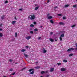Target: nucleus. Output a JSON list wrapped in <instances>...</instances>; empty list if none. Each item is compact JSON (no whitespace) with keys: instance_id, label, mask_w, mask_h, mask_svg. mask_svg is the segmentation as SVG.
<instances>
[{"instance_id":"nucleus-1","label":"nucleus","mask_w":77,"mask_h":77,"mask_svg":"<svg viewBox=\"0 0 77 77\" xmlns=\"http://www.w3.org/2000/svg\"><path fill=\"white\" fill-rule=\"evenodd\" d=\"M31 17H30V20H35L36 18V17L34 14H32V15H30Z\"/></svg>"},{"instance_id":"nucleus-2","label":"nucleus","mask_w":77,"mask_h":77,"mask_svg":"<svg viewBox=\"0 0 77 77\" xmlns=\"http://www.w3.org/2000/svg\"><path fill=\"white\" fill-rule=\"evenodd\" d=\"M74 50V48H71L67 50V51H70Z\"/></svg>"},{"instance_id":"nucleus-3","label":"nucleus","mask_w":77,"mask_h":77,"mask_svg":"<svg viewBox=\"0 0 77 77\" xmlns=\"http://www.w3.org/2000/svg\"><path fill=\"white\" fill-rule=\"evenodd\" d=\"M31 38V36H29L26 37V39L27 40H29V39H30Z\"/></svg>"},{"instance_id":"nucleus-4","label":"nucleus","mask_w":77,"mask_h":77,"mask_svg":"<svg viewBox=\"0 0 77 77\" xmlns=\"http://www.w3.org/2000/svg\"><path fill=\"white\" fill-rule=\"evenodd\" d=\"M60 70L61 71H66V69L64 68H61Z\"/></svg>"},{"instance_id":"nucleus-5","label":"nucleus","mask_w":77,"mask_h":77,"mask_svg":"<svg viewBox=\"0 0 77 77\" xmlns=\"http://www.w3.org/2000/svg\"><path fill=\"white\" fill-rule=\"evenodd\" d=\"M5 15H3L2 16H1V19L2 20H4V19H5Z\"/></svg>"},{"instance_id":"nucleus-6","label":"nucleus","mask_w":77,"mask_h":77,"mask_svg":"<svg viewBox=\"0 0 77 77\" xmlns=\"http://www.w3.org/2000/svg\"><path fill=\"white\" fill-rule=\"evenodd\" d=\"M50 22L51 23V24H54V22L52 20H50Z\"/></svg>"},{"instance_id":"nucleus-7","label":"nucleus","mask_w":77,"mask_h":77,"mask_svg":"<svg viewBox=\"0 0 77 77\" xmlns=\"http://www.w3.org/2000/svg\"><path fill=\"white\" fill-rule=\"evenodd\" d=\"M48 19H52L53 18V17L51 16H49L48 17Z\"/></svg>"},{"instance_id":"nucleus-8","label":"nucleus","mask_w":77,"mask_h":77,"mask_svg":"<svg viewBox=\"0 0 77 77\" xmlns=\"http://www.w3.org/2000/svg\"><path fill=\"white\" fill-rule=\"evenodd\" d=\"M15 23H16V21H12L11 24H14Z\"/></svg>"},{"instance_id":"nucleus-9","label":"nucleus","mask_w":77,"mask_h":77,"mask_svg":"<svg viewBox=\"0 0 77 77\" xmlns=\"http://www.w3.org/2000/svg\"><path fill=\"white\" fill-rule=\"evenodd\" d=\"M51 69L50 70V72H53L54 71V68H51Z\"/></svg>"},{"instance_id":"nucleus-10","label":"nucleus","mask_w":77,"mask_h":77,"mask_svg":"<svg viewBox=\"0 0 77 77\" xmlns=\"http://www.w3.org/2000/svg\"><path fill=\"white\" fill-rule=\"evenodd\" d=\"M41 67L39 66H37V67H35V69H39Z\"/></svg>"},{"instance_id":"nucleus-11","label":"nucleus","mask_w":77,"mask_h":77,"mask_svg":"<svg viewBox=\"0 0 77 77\" xmlns=\"http://www.w3.org/2000/svg\"><path fill=\"white\" fill-rule=\"evenodd\" d=\"M39 7H38V6L35 7V11H36V10L38 9H39Z\"/></svg>"},{"instance_id":"nucleus-12","label":"nucleus","mask_w":77,"mask_h":77,"mask_svg":"<svg viewBox=\"0 0 77 77\" xmlns=\"http://www.w3.org/2000/svg\"><path fill=\"white\" fill-rule=\"evenodd\" d=\"M64 36H65V35H64V34H61L60 35V37L61 38H63V37H64Z\"/></svg>"},{"instance_id":"nucleus-13","label":"nucleus","mask_w":77,"mask_h":77,"mask_svg":"<svg viewBox=\"0 0 77 77\" xmlns=\"http://www.w3.org/2000/svg\"><path fill=\"white\" fill-rule=\"evenodd\" d=\"M50 41L51 42H54V40L52 38H50Z\"/></svg>"},{"instance_id":"nucleus-14","label":"nucleus","mask_w":77,"mask_h":77,"mask_svg":"<svg viewBox=\"0 0 77 77\" xmlns=\"http://www.w3.org/2000/svg\"><path fill=\"white\" fill-rule=\"evenodd\" d=\"M59 24L60 25H63V24H64V23H63L62 22H60V23H59Z\"/></svg>"},{"instance_id":"nucleus-15","label":"nucleus","mask_w":77,"mask_h":77,"mask_svg":"<svg viewBox=\"0 0 77 77\" xmlns=\"http://www.w3.org/2000/svg\"><path fill=\"white\" fill-rule=\"evenodd\" d=\"M26 51V49H22L21 50V52H25Z\"/></svg>"},{"instance_id":"nucleus-16","label":"nucleus","mask_w":77,"mask_h":77,"mask_svg":"<svg viewBox=\"0 0 77 77\" xmlns=\"http://www.w3.org/2000/svg\"><path fill=\"white\" fill-rule=\"evenodd\" d=\"M24 56L26 57V58H27L28 57V55H27V54H24Z\"/></svg>"},{"instance_id":"nucleus-17","label":"nucleus","mask_w":77,"mask_h":77,"mask_svg":"<svg viewBox=\"0 0 77 77\" xmlns=\"http://www.w3.org/2000/svg\"><path fill=\"white\" fill-rule=\"evenodd\" d=\"M63 62H65V63H66V62H68V61H67V60H63Z\"/></svg>"},{"instance_id":"nucleus-18","label":"nucleus","mask_w":77,"mask_h":77,"mask_svg":"<svg viewBox=\"0 0 77 77\" xmlns=\"http://www.w3.org/2000/svg\"><path fill=\"white\" fill-rule=\"evenodd\" d=\"M33 70H34V69H30L29 70V72H31V71H33Z\"/></svg>"},{"instance_id":"nucleus-19","label":"nucleus","mask_w":77,"mask_h":77,"mask_svg":"<svg viewBox=\"0 0 77 77\" xmlns=\"http://www.w3.org/2000/svg\"><path fill=\"white\" fill-rule=\"evenodd\" d=\"M3 36V34H2V33H0V37H2Z\"/></svg>"},{"instance_id":"nucleus-20","label":"nucleus","mask_w":77,"mask_h":77,"mask_svg":"<svg viewBox=\"0 0 77 77\" xmlns=\"http://www.w3.org/2000/svg\"><path fill=\"white\" fill-rule=\"evenodd\" d=\"M30 27H34V25L32 24H31L30 25Z\"/></svg>"},{"instance_id":"nucleus-21","label":"nucleus","mask_w":77,"mask_h":77,"mask_svg":"<svg viewBox=\"0 0 77 77\" xmlns=\"http://www.w3.org/2000/svg\"><path fill=\"white\" fill-rule=\"evenodd\" d=\"M34 31H36V32H38V30L37 28H35L34 29Z\"/></svg>"},{"instance_id":"nucleus-22","label":"nucleus","mask_w":77,"mask_h":77,"mask_svg":"<svg viewBox=\"0 0 77 77\" xmlns=\"http://www.w3.org/2000/svg\"><path fill=\"white\" fill-rule=\"evenodd\" d=\"M15 36L16 38H17V32L15 33Z\"/></svg>"},{"instance_id":"nucleus-23","label":"nucleus","mask_w":77,"mask_h":77,"mask_svg":"<svg viewBox=\"0 0 77 77\" xmlns=\"http://www.w3.org/2000/svg\"><path fill=\"white\" fill-rule=\"evenodd\" d=\"M69 6V5H65V8H66V7H68Z\"/></svg>"},{"instance_id":"nucleus-24","label":"nucleus","mask_w":77,"mask_h":77,"mask_svg":"<svg viewBox=\"0 0 77 77\" xmlns=\"http://www.w3.org/2000/svg\"><path fill=\"white\" fill-rule=\"evenodd\" d=\"M44 73H45V71H42L41 72V73L42 74H44Z\"/></svg>"},{"instance_id":"nucleus-25","label":"nucleus","mask_w":77,"mask_h":77,"mask_svg":"<svg viewBox=\"0 0 77 77\" xmlns=\"http://www.w3.org/2000/svg\"><path fill=\"white\" fill-rule=\"evenodd\" d=\"M30 74H34V71H32V72H31L30 73Z\"/></svg>"},{"instance_id":"nucleus-26","label":"nucleus","mask_w":77,"mask_h":77,"mask_svg":"<svg viewBox=\"0 0 77 77\" xmlns=\"http://www.w3.org/2000/svg\"><path fill=\"white\" fill-rule=\"evenodd\" d=\"M73 8H76V7H77V5H73Z\"/></svg>"},{"instance_id":"nucleus-27","label":"nucleus","mask_w":77,"mask_h":77,"mask_svg":"<svg viewBox=\"0 0 77 77\" xmlns=\"http://www.w3.org/2000/svg\"><path fill=\"white\" fill-rule=\"evenodd\" d=\"M75 26V25H73V26H71V27L73 28V27H74Z\"/></svg>"},{"instance_id":"nucleus-28","label":"nucleus","mask_w":77,"mask_h":77,"mask_svg":"<svg viewBox=\"0 0 77 77\" xmlns=\"http://www.w3.org/2000/svg\"><path fill=\"white\" fill-rule=\"evenodd\" d=\"M72 56H73V54H69V57Z\"/></svg>"},{"instance_id":"nucleus-29","label":"nucleus","mask_w":77,"mask_h":77,"mask_svg":"<svg viewBox=\"0 0 77 77\" xmlns=\"http://www.w3.org/2000/svg\"><path fill=\"white\" fill-rule=\"evenodd\" d=\"M47 51H46V50H45L43 51V53H45Z\"/></svg>"},{"instance_id":"nucleus-30","label":"nucleus","mask_w":77,"mask_h":77,"mask_svg":"<svg viewBox=\"0 0 77 77\" xmlns=\"http://www.w3.org/2000/svg\"><path fill=\"white\" fill-rule=\"evenodd\" d=\"M57 64L58 65H61V63H57Z\"/></svg>"},{"instance_id":"nucleus-31","label":"nucleus","mask_w":77,"mask_h":77,"mask_svg":"<svg viewBox=\"0 0 77 77\" xmlns=\"http://www.w3.org/2000/svg\"><path fill=\"white\" fill-rule=\"evenodd\" d=\"M13 71V69H12V68H11L9 69L10 71Z\"/></svg>"},{"instance_id":"nucleus-32","label":"nucleus","mask_w":77,"mask_h":77,"mask_svg":"<svg viewBox=\"0 0 77 77\" xmlns=\"http://www.w3.org/2000/svg\"><path fill=\"white\" fill-rule=\"evenodd\" d=\"M15 72H14V73H13L12 74H11V75H15Z\"/></svg>"},{"instance_id":"nucleus-33","label":"nucleus","mask_w":77,"mask_h":77,"mask_svg":"<svg viewBox=\"0 0 77 77\" xmlns=\"http://www.w3.org/2000/svg\"><path fill=\"white\" fill-rule=\"evenodd\" d=\"M63 20H65V19H66V17H63Z\"/></svg>"},{"instance_id":"nucleus-34","label":"nucleus","mask_w":77,"mask_h":77,"mask_svg":"<svg viewBox=\"0 0 77 77\" xmlns=\"http://www.w3.org/2000/svg\"><path fill=\"white\" fill-rule=\"evenodd\" d=\"M30 33H31V34H33V32L32 31H31L30 32Z\"/></svg>"},{"instance_id":"nucleus-35","label":"nucleus","mask_w":77,"mask_h":77,"mask_svg":"<svg viewBox=\"0 0 77 77\" xmlns=\"http://www.w3.org/2000/svg\"><path fill=\"white\" fill-rule=\"evenodd\" d=\"M58 16H62V15L61 14H57Z\"/></svg>"},{"instance_id":"nucleus-36","label":"nucleus","mask_w":77,"mask_h":77,"mask_svg":"<svg viewBox=\"0 0 77 77\" xmlns=\"http://www.w3.org/2000/svg\"><path fill=\"white\" fill-rule=\"evenodd\" d=\"M9 61L10 62H12V60H11V59H10L9 60Z\"/></svg>"},{"instance_id":"nucleus-37","label":"nucleus","mask_w":77,"mask_h":77,"mask_svg":"<svg viewBox=\"0 0 77 77\" xmlns=\"http://www.w3.org/2000/svg\"><path fill=\"white\" fill-rule=\"evenodd\" d=\"M60 39V41H62V37H60V38H59Z\"/></svg>"},{"instance_id":"nucleus-38","label":"nucleus","mask_w":77,"mask_h":77,"mask_svg":"<svg viewBox=\"0 0 77 77\" xmlns=\"http://www.w3.org/2000/svg\"><path fill=\"white\" fill-rule=\"evenodd\" d=\"M19 11H23V9L22 8L19 9Z\"/></svg>"},{"instance_id":"nucleus-39","label":"nucleus","mask_w":77,"mask_h":77,"mask_svg":"<svg viewBox=\"0 0 77 77\" xmlns=\"http://www.w3.org/2000/svg\"><path fill=\"white\" fill-rule=\"evenodd\" d=\"M45 77H49V75H45Z\"/></svg>"},{"instance_id":"nucleus-40","label":"nucleus","mask_w":77,"mask_h":77,"mask_svg":"<svg viewBox=\"0 0 77 77\" xmlns=\"http://www.w3.org/2000/svg\"><path fill=\"white\" fill-rule=\"evenodd\" d=\"M25 68H23L21 70V71H23V70H24V69H25Z\"/></svg>"},{"instance_id":"nucleus-41","label":"nucleus","mask_w":77,"mask_h":77,"mask_svg":"<svg viewBox=\"0 0 77 77\" xmlns=\"http://www.w3.org/2000/svg\"><path fill=\"white\" fill-rule=\"evenodd\" d=\"M8 3V1H6L5 2V3Z\"/></svg>"},{"instance_id":"nucleus-42","label":"nucleus","mask_w":77,"mask_h":77,"mask_svg":"<svg viewBox=\"0 0 77 77\" xmlns=\"http://www.w3.org/2000/svg\"><path fill=\"white\" fill-rule=\"evenodd\" d=\"M34 24H35V25L36 24V22H34Z\"/></svg>"},{"instance_id":"nucleus-43","label":"nucleus","mask_w":77,"mask_h":77,"mask_svg":"<svg viewBox=\"0 0 77 77\" xmlns=\"http://www.w3.org/2000/svg\"><path fill=\"white\" fill-rule=\"evenodd\" d=\"M50 34H51V35H53V32H50Z\"/></svg>"},{"instance_id":"nucleus-44","label":"nucleus","mask_w":77,"mask_h":77,"mask_svg":"<svg viewBox=\"0 0 77 77\" xmlns=\"http://www.w3.org/2000/svg\"><path fill=\"white\" fill-rule=\"evenodd\" d=\"M30 16H31L29 15V16L28 17V19H29L30 18Z\"/></svg>"},{"instance_id":"nucleus-45","label":"nucleus","mask_w":77,"mask_h":77,"mask_svg":"<svg viewBox=\"0 0 77 77\" xmlns=\"http://www.w3.org/2000/svg\"><path fill=\"white\" fill-rule=\"evenodd\" d=\"M41 37H38V40H39L40 39H41Z\"/></svg>"},{"instance_id":"nucleus-46","label":"nucleus","mask_w":77,"mask_h":77,"mask_svg":"<svg viewBox=\"0 0 77 77\" xmlns=\"http://www.w3.org/2000/svg\"><path fill=\"white\" fill-rule=\"evenodd\" d=\"M26 48H29V46H26Z\"/></svg>"},{"instance_id":"nucleus-47","label":"nucleus","mask_w":77,"mask_h":77,"mask_svg":"<svg viewBox=\"0 0 77 77\" xmlns=\"http://www.w3.org/2000/svg\"><path fill=\"white\" fill-rule=\"evenodd\" d=\"M50 2V0H48L47 3H48Z\"/></svg>"},{"instance_id":"nucleus-48","label":"nucleus","mask_w":77,"mask_h":77,"mask_svg":"<svg viewBox=\"0 0 77 77\" xmlns=\"http://www.w3.org/2000/svg\"><path fill=\"white\" fill-rule=\"evenodd\" d=\"M0 27H2V24L1 23L0 25Z\"/></svg>"},{"instance_id":"nucleus-49","label":"nucleus","mask_w":77,"mask_h":77,"mask_svg":"<svg viewBox=\"0 0 77 77\" xmlns=\"http://www.w3.org/2000/svg\"><path fill=\"white\" fill-rule=\"evenodd\" d=\"M48 72V71H47L45 72L46 73H47Z\"/></svg>"},{"instance_id":"nucleus-50","label":"nucleus","mask_w":77,"mask_h":77,"mask_svg":"<svg viewBox=\"0 0 77 77\" xmlns=\"http://www.w3.org/2000/svg\"><path fill=\"white\" fill-rule=\"evenodd\" d=\"M49 15H50V14H47L48 17V16H49Z\"/></svg>"},{"instance_id":"nucleus-51","label":"nucleus","mask_w":77,"mask_h":77,"mask_svg":"<svg viewBox=\"0 0 77 77\" xmlns=\"http://www.w3.org/2000/svg\"><path fill=\"white\" fill-rule=\"evenodd\" d=\"M55 8H57V6H56L55 7Z\"/></svg>"},{"instance_id":"nucleus-52","label":"nucleus","mask_w":77,"mask_h":77,"mask_svg":"<svg viewBox=\"0 0 77 77\" xmlns=\"http://www.w3.org/2000/svg\"><path fill=\"white\" fill-rule=\"evenodd\" d=\"M75 50H77V48H75Z\"/></svg>"},{"instance_id":"nucleus-53","label":"nucleus","mask_w":77,"mask_h":77,"mask_svg":"<svg viewBox=\"0 0 77 77\" xmlns=\"http://www.w3.org/2000/svg\"><path fill=\"white\" fill-rule=\"evenodd\" d=\"M75 45H76V47H77V44H76Z\"/></svg>"},{"instance_id":"nucleus-54","label":"nucleus","mask_w":77,"mask_h":77,"mask_svg":"<svg viewBox=\"0 0 77 77\" xmlns=\"http://www.w3.org/2000/svg\"><path fill=\"white\" fill-rule=\"evenodd\" d=\"M35 6H38V5H37L36 4H35Z\"/></svg>"},{"instance_id":"nucleus-55","label":"nucleus","mask_w":77,"mask_h":77,"mask_svg":"<svg viewBox=\"0 0 77 77\" xmlns=\"http://www.w3.org/2000/svg\"><path fill=\"white\" fill-rule=\"evenodd\" d=\"M0 31L2 30V29H0Z\"/></svg>"},{"instance_id":"nucleus-56","label":"nucleus","mask_w":77,"mask_h":77,"mask_svg":"<svg viewBox=\"0 0 77 77\" xmlns=\"http://www.w3.org/2000/svg\"><path fill=\"white\" fill-rule=\"evenodd\" d=\"M55 41H57V39H55Z\"/></svg>"},{"instance_id":"nucleus-57","label":"nucleus","mask_w":77,"mask_h":77,"mask_svg":"<svg viewBox=\"0 0 77 77\" xmlns=\"http://www.w3.org/2000/svg\"><path fill=\"white\" fill-rule=\"evenodd\" d=\"M42 26H40V28H42Z\"/></svg>"},{"instance_id":"nucleus-58","label":"nucleus","mask_w":77,"mask_h":77,"mask_svg":"<svg viewBox=\"0 0 77 77\" xmlns=\"http://www.w3.org/2000/svg\"><path fill=\"white\" fill-rule=\"evenodd\" d=\"M38 63V62H36V63Z\"/></svg>"},{"instance_id":"nucleus-59","label":"nucleus","mask_w":77,"mask_h":77,"mask_svg":"<svg viewBox=\"0 0 77 77\" xmlns=\"http://www.w3.org/2000/svg\"><path fill=\"white\" fill-rule=\"evenodd\" d=\"M15 63V64H17V63Z\"/></svg>"},{"instance_id":"nucleus-60","label":"nucleus","mask_w":77,"mask_h":77,"mask_svg":"<svg viewBox=\"0 0 77 77\" xmlns=\"http://www.w3.org/2000/svg\"><path fill=\"white\" fill-rule=\"evenodd\" d=\"M15 19H16V17H15Z\"/></svg>"},{"instance_id":"nucleus-61","label":"nucleus","mask_w":77,"mask_h":77,"mask_svg":"<svg viewBox=\"0 0 77 77\" xmlns=\"http://www.w3.org/2000/svg\"><path fill=\"white\" fill-rule=\"evenodd\" d=\"M40 77H43L42 76H41Z\"/></svg>"},{"instance_id":"nucleus-62","label":"nucleus","mask_w":77,"mask_h":77,"mask_svg":"<svg viewBox=\"0 0 77 77\" xmlns=\"http://www.w3.org/2000/svg\"><path fill=\"white\" fill-rule=\"evenodd\" d=\"M76 1L77 2V0H76Z\"/></svg>"}]
</instances>
